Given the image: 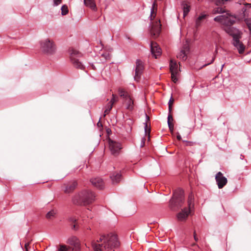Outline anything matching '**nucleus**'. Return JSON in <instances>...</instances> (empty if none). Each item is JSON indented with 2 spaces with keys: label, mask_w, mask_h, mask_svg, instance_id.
<instances>
[{
  "label": "nucleus",
  "mask_w": 251,
  "mask_h": 251,
  "mask_svg": "<svg viewBox=\"0 0 251 251\" xmlns=\"http://www.w3.org/2000/svg\"><path fill=\"white\" fill-rule=\"evenodd\" d=\"M242 0H240L238 2V3L240 4H242Z\"/></svg>",
  "instance_id": "obj_51"
},
{
  "label": "nucleus",
  "mask_w": 251,
  "mask_h": 251,
  "mask_svg": "<svg viewBox=\"0 0 251 251\" xmlns=\"http://www.w3.org/2000/svg\"><path fill=\"white\" fill-rule=\"evenodd\" d=\"M124 102L126 105V109L130 111L134 109V100L129 95L127 97L123 99Z\"/></svg>",
  "instance_id": "obj_15"
},
{
  "label": "nucleus",
  "mask_w": 251,
  "mask_h": 251,
  "mask_svg": "<svg viewBox=\"0 0 251 251\" xmlns=\"http://www.w3.org/2000/svg\"><path fill=\"white\" fill-rule=\"evenodd\" d=\"M161 25L160 20L156 21L154 25H152L151 27V31L154 35L159 34L161 31Z\"/></svg>",
  "instance_id": "obj_18"
},
{
  "label": "nucleus",
  "mask_w": 251,
  "mask_h": 251,
  "mask_svg": "<svg viewBox=\"0 0 251 251\" xmlns=\"http://www.w3.org/2000/svg\"><path fill=\"white\" fill-rule=\"evenodd\" d=\"M224 29L227 33L231 36L233 38L234 37H236L241 35V32L238 29L232 26L224 27Z\"/></svg>",
  "instance_id": "obj_14"
},
{
  "label": "nucleus",
  "mask_w": 251,
  "mask_h": 251,
  "mask_svg": "<svg viewBox=\"0 0 251 251\" xmlns=\"http://www.w3.org/2000/svg\"><path fill=\"white\" fill-rule=\"evenodd\" d=\"M95 194L89 190H84L75 195L72 199L74 204L78 205H86L95 200Z\"/></svg>",
  "instance_id": "obj_2"
},
{
  "label": "nucleus",
  "mask_w": 251,
  "mask_h": 251,
  "mask_svg": "<svg viewBox=\"0 0 251 251\" xmlns=\"http://www.w3.org/2000/svg\"><path fill=\"white\" fill-rule=\"evenodd\" d=\"M194 238L196 242H197L198 241V238L196 235V233L195 231H194Z\"/></svg>",
  "instance_id": "obj_41"
},
{
  "label": "nucleus",
  "mask_w": 251,
  "mask_h": 251,
  "mask_svg": "<svg viewBox=\"0 0 251 251\" xmlns=\"http://www.w3.org/2000/svg\"><path fill=\"white\" fill-rule=\"evenodd\" d=\"M67 243L73 246L72 251H80V244L78 239L76 236H72L70 237Z\"/></svg>",
  "instance_id": "obj_10"
},
{
  "label": "nucleus",
  "mask_w": 251,
  "mask_h": 251,
  "mask_svg": "<svg viewBox=\"0 0 251 251\" xmlns=\"http://www.w3.org/2000/svg\"><path fill=\"white\" fill-rule=\"evenodd\" d=\"M144 131H145V134L146 135H149L150 133V131H151L150 126H148V123H146V122H144Z\"/></svg>",
  "instance_id": "obj_30"
},
{
  "label": "nucleus",
  "mask_w": 251,
  "mask_h": 251,
  "mask_svg": "<svg viewBox=\"0 0 251 251\" xmlns=\"http://www.w3.org/2000/svg\"><path fill=\"white\" fill-rule=\"evenodd\" d=\"M184 142H186L187 143V145H192V142L187 141H183Z\"/></svg>",
  "instance_id": "obj_46"
},
{
  "label": "nucleus",
  "mask_w": 251,
  "mask_h": 251,
  "mask_svg": "<svg viewBox=\"0 0 251 251\" xmlns=\"http://www.w3.org/2000/svg\"><path fill=\"white\" fill-rule=\"evenodd\" d=\"M40 49L46 54H53L56 50V47L53 42L49 39H45L40 42Z\"/></svg>",
  "instance_id": "obj_6"
},
{
  "label": "nucleus",
  "mask_w": 251,
  "mask_h": 251,
  "mask_svg": "<svg viewBox=\"0 0 251 251\" xmlns=\"http://www.w3.org/2000/svg\"><path fill=\"white\" fill-rule=\"evenodd\" d=\"M169 202L170 207L172 210H177L180 208L184 202L183 190L180 188L176 189Z\"/></svg>",
  "instance_id": "obj_3"
},
{
  "label": "nucleus",
  "mask_w": 251,
  "mask_h": 251,
  "mask_svg": "<svg viewBox=\"0 0 251 251\" xmlns=\"http://www.w3.org/2000/svg\"><path fill=\"white\" fill-rule=\"evenodd\" d=\"M145 117H146L145 122H146V123H147V122L150 120V117L146 113H145Z\"/></svg>",
  "instance_id": "obj_42"
},
{
  "label": "nucleus",
  "mask_w": 251,
  "mask_h": 251,
  "mask_svg": "<svg viewBox=\"0 0 251 251\" xmlns=\"http://www.w3.org/2000/svg\"><path fill=\"white\" fill-rule=\"evenodd\" d=\"M245 5H250V4H249V3H246L245 4Z\"/></svg>",
  "instance_id": "obj_55"
},
{
  "label": "nucleus",
  "mask_w": 251,
  "mask_h": 251,
  "mask_svg": "<svg viewBox=\"0 0 251 251\" xmlns=\"http://www.w3.org/2000/svg\"><path fill=\"white\" fill-rule=\"evenodd\" d=\"M170 69L171 73H178V66L176 61L171 60L170 63Z\"/></svg>",
  "instance_id": "obj_23"
},
{
  "label": "nucleus",
  "mask_w": 251,
  "mask_h": 251,
  "mask_svg": "<svg viewBox=\"0 0 251 251\" xmlns=\"http://www.w3.org/2000/svg\"><path fill=\"white\" fill-rule=\"evenodd\" d=\"M241 37V35L236 37H234L233 38V45L237 49L239 53L242 54L244 52L245 47L240 41Z\"/></svg>",
  "instance_id": "obj_13"
},
{
  "label": "nucleus",
  "mask_w": 251,
  "mask_h": 251,
  "mask_svg": "<svg viewBox=\"0 0 251 251\" xmlns=\"http://www.w3.org/2000/svg\"><path fill=\"white\" fill-rule=\"evenodd\" d=\"M193 198L192 195H190L188 200V205L189 207H185L182 209L181 211L177 214V218L179 221L185 220L190 213V206L192 204Z\"/></svg>",
  "instance_id": "obj_7"
},
{
  "label": "nucleus",
  "mask_w": 251,
  "mask_h": 251,
  "mask_svg": "<svg viewBox=\"0 0 251 251\" xmlns=\"http://www.w3.org/2000/svg\"><path fill=\"white\" fill-rule=\"evenodd\" d=\"M61 14L63 16L66 15L68 13V6L66 5H63L61 8Z\"/></svg>",
  "instance_id": "obj_29"
},
{
  "label": "nucleus",
  "mask_w": 251,
  "mask_h": 251,
  "mask_svg": "<svg viewBox=\"0 0 251 251\" xmlns=\"http://www.w3.org/2000/svg\"><path fill=\"white\" fill-rule=\"evenodd\" d=\"M112 96L113 98L110 100L109 102H108V103L106 104V105L105 107L104 116L108 114L111 111V109L112 108L113 105L115 102L114 95H113Z\"/></svg>",
  "instance_id": "obj_21"
},
{
  "label": "nucleus",
  "mask_w": 251,
  "mask_h": 251,
  "mask_svg": "<svg viewBox=\"0 0 251 251\" xmlns=\"http://www.w3.org/2000/svg\"><path fill=\"white\" fill-rule=\"evenodd\" d=\"M69 221L70 223H72L73 224L72 225V228L74 230H77L78 228V226L77 224H75L76 222V219L74 217H70L69 218Z\"/></svg>",
  "instance_id": "obj_25"
},
{
  "label": "nucleus",
  "mask_w": 251,
  "mask_h": 251,
  "mask_svg": "<svg viewBox=\"0 0 251 251\" xmlns=\"http://www.w3.org/2000/svg\"><path fill=\"white\" fill-rule=\"evenodd\" d=\"M181 5L183 10V17H186L189 13L190 9V6L188 2L183 0L181 3Z\"/></svg>",
  "instance_id": "obj_19"
},
{
  "label": "nucleus",
  "mask_w": 251,
  "mask_h": 251,
  "mask_svg": "<svg viewBox=\"0 0 251 251\" xmlns=\"http://www.w3.org/2000/svg\"><path fill=\"white\" fill-rule=\"evenodd\" d=\"M227 11H226L225 8L218 6L213 9L212 13L213 14H222V15H223Z\"/></svg>",
  "instance_id": "obj_24"
},
{
  "label": "nucleus",
  "mask_w": 251,
  "mask_h": 251,
  "mask_svg": "<svg viewBox=\"0 0 251 251\" xmlns=\"http://www.w3.org/2000/svg\"><path fill=\"white\" fill-rule=\"evenodd\" d=\"M70 60L73 66L76 69L84 70L85 66L80 61V58L82 57V54L79 51L71 49L70 50Z\"/></svg>",
  "instance_id": "obj_5"
},
{
  "label": "nucleus",
  "mask_w": 251,
  "mask_h": 251,
  "mask_svg": "<svg viewBox=\"0 0 251 251\" xmlns=\"http://www.w3.org/2000/svg\"><path fill=\"white\" fill-rule=\"evenodd\" d=\"M118 93L120 96L123 98V99L129 95V94L127 92L125 91L123 89L121 88L118 90Z\"/></svg>",
  "instance_id": "obj_27"
},
{
  "label": "nucleus",
  "mask_w": 251,
  "mask_h": 251,
  "mask_svg": "<svg viewBox=\"0 0 251 251\" xmlns=\"http://www.w3.org/2000/svg\"><path fill=\"white\" fill-rule=\"evenodd\" d=\"M206 17V15L205 14H201L200 15L198 18V20L199 21L205 19Z\"/></svg>",
  "instance_id": "obj_38"
},
{
  "label": "nucleus",
  "mask_w": 251,
  "mask_h": 251,
  "mask_svg": "<svg viewBox=\"0 0 251 251\" xmlns=\"http://www.w3.org/2000/svg\"><path fill=\"white\" fill-rule=\"evenodd\" d=\"M236 17L231 14L228 11L225 14L216 16L214 21L223 25L224 27L232 26L235 23Z\"/></svg>",
  "instance_id": "obj_4"
},
{
  "label": "nucleus",
  "mask_w": 251,
  "mask_h": 251,
  "mask_svg": "<svg viewBox=\"0 0 251 251\" xmlns=\"http://www.w3.org/2000/svg\"><path fill=\"white\" fill-rule=\"evenodd\" d=\"M245 22L247 25L248 28L251 32V18H247L245 20Z\"/></svg>",
  "instance_id": "obj_32"
},
{
  "label": "nucleus",
  "mask_w": 251,
  "mask_h": 251,
  "mask_svg": "<svg viewBox=\"0 0 251 251\" xmlns=\"http://www.w3.org/2000/svg\"><path fill=\"white\" fill-rule=\"evenodd\" d=\"M177 73H171L172 80L174 83H176V82L177 81L178 79L176 77Z\"/></svg>",
  "instance_id": "obj_34"
},
{
  "label": "nucleus",
  "mask_w": 251,
  "mask_h": 251,
  "mask_svg": "<svg viewBox=\"0 0 251 251\" xmlns=\"http://www.w3.org/2000/svg\"><path fill=\"white\" fill-rule=\"evenodd\" d=\"M134 80L138 81L141 78V75L143 72L144 67L143 62L140 59H137L135 63Z\"/></svg>",
  "instance_id": "obj_8"
},
{
  "label": "nucleus",
  "mask_w": 251,
  "mask_h": 251,
  "mask_svg": "<svg viewBox=\"0 0 251 251\" xmlns=\"http://www.w3.org/2000/svg\"><path fill=\"white\" fill-rule=\"evenodd\" d=\"M150 47L151 54L155 58H157V57L161 54V49L158 44L154 42L151 43Z\"/></svg>",
  "instance_id": "obj_12"
},
{
  "label": "nucleus",
  "mask_w": 251,
  "mask_h": 251,
  "mask_svg": "<svg viewBox=\"0 0 251 251\" xmlns=\"http://www.w3.org/2000/svg\"><path fill=\"white\" fill-rule=\"evenodd\" d=\"M246 11V8L244 7L242 8V11L245 12Z\"/></svg>",
  "instance_id": "obj_47"
},
{
  "label": "nucleus",
  "mask_w": 251,
  "mask_h": 251,
  "mask_svg": "<svg viewBox=\"0 0 251 251\" xmlns=\"http://www.w3.org/2000/svg\"><path fill=\"white\" fill-rule=\"evenodd\" d=\"M244 157V155H243L242 154L240 155V159H243Z\"/></svg>",
  "instance_id": "obj_50"
},
{
  "label": "nucleus",
  "mask_w": 251,
  "mask_h": 251,
  "mask_svg": "<svg viewBox=\"0 0 251 251\" xmlns=\"http://www.w3.org/2000/svg\"><path fill=\"white\" fill-rule=\"evenodd\" d=\"M168 125L169 128H171V126H173V125L171 124V122L167 121Z\"/></svg>",
  "instance_id": "obj_45"
},
{
  "label": "nucleus",
  "mask_w": 251,
  "mask_h": 251,
  "mask_svg": "<svg viewBox=\"0 0 251 251\" xmlns=\"http://www.w3.org/2000/svg\"><path fill=\"white\" fill-rule=\"evenodd\" d=\"M176 138L178 140H180L181 139V136L179 133H177Z\"/></svg>",
  "instance_id": "obj_43"
},
{
  "label": "nucleus",
  "mask_w": 251,
  "mask_h": 251,
  "mask_svg": "<svg viewBox=\"0 0 251 251\" xmlns=\"http://www.w3.org/2000/svg\"><path fill=\"white\" fill-rule=\"evenodd\" d=\"M92 185L99 189H103L104 185L102 179L100 177L92 178L90 180Z\"/></svg>",
  "instance_id": "obj_16"
},
{
  "label": "nucleus",
  "mask_w": 251,
  "mask_h": 251,
  "mask_svg": "<svg viewBox=\"0 0 251 251\" xmlns=\"http://www.w3.org/2000/svg\"><path fill=\"white\" fill-rule=\"evenodd\" d=\"M224 65H225L224 64H223V65H222V69H223V67H224ZM222 70V69H221V70Z\"/></svg>",
  "instance_id": "obj_54"
},
{
  "label": "nucleus",
  "mask_w": 251,
  "mask_h": 251,
  "mask_svg": "<svg viewBox=\"0 0 251 251\" xmlns=\"http://www.w3.org/2000/svg\"><path fill=\"white\" fill-rule=\"evenodd\" d=\"M177 57L183 61L186 60L187 59V54L184 50H181L180 52L177 55Z\"/></svg>",
  "instance_id": "obj_26"
},
{
  "label": "nucleus",
  "mask_w": 251,
  "mask_h": 251,
  "mask_svg": "<svg viewBox=\"0 0 251 251\" xmlns=\"http://www.w3.org/2000/svg\"><path fill=\"white\" fill-rule=\"evenodd\" d=\"M98 126H102V124L101 123H100V122H99L98 123V124H97Z\"/></svg>",
  "instance_id": "obj_49"
},
{
  "label": "nucleus",
  "mask_w": 251,
  "mask_h": 251,
  "mask_svg": "<svg viewBox=\"0 0 251 251\" xmlns=\"http://www.w3.org/2000/svg\"><path fill=\"white\" fill-rule=\"evenodd\" d=\"M84 4L94 11L97 10L96 3L94 0H84Z\"/></svg>",
  "instance_id": "obj_22"
},
{
  "label": "nucleus",
  "mask_w": 251,
  "mask_h": 251,
  "mask_svg": "<svg viewBox=\"0 0 251 251\" xmlns=\"http://www.w3.org/2000/svg\"><path fill=\"white\" fill-rule=\"evenodd\" d=\"M192 247H194L195 248L194 249V250H196V248H198L199 247L197 245H196L195 243H194L192 245Z\"/></svg>",
  "instance_id": "obj_44"
},
{
  "label": "nucleus",
  "mask_w": 251,
  "mask_h": 251,
  "mask_svg": "<svg viewBox=\"0 0 251 251\" xmlns=\"http://www.w3.org/2000/svg\"><path fill=\"white\" fill-rule=\"evenodd\" d=\"M172 121H173V117L171 115V114L170 113H169L168 116L167 121L171 122Z\"/></svg>",
  "instance_id": "obj_39"
},
{
  "label": "nucleus",
  "mask_w": 251,
  "mask_h": 251,
  "mask_svg": "<svg viewBox=\"0 0 251 251\" xmlns=\"http://www.w3.org/2000/svg\"><path fill=\"white\" fill-rule=\"evenodd\" d=\"M119 245L117 235L112 233L103 234L97 242L92 243L94 251H114Z\"/></svg>",
  "instance_id": "obj_1"
},
{
  "label": "nucleus",
  "mask_w": 251,
  "mask_h": 251,
  "mask_svg": "<svg viewBox=\"0 0 251 251\" xmlns=\"http://www.w3.org/2000/svg\"><path fill=\"white\" fill-rule=\"evenodd\" d=\"M110 178L113 184L119 183L122 178L121 172H114L110 176Z\"/></svg>",
  "instance_id": "obj_17"
},
{
  "label": "nucleus",
  "mask_w": 251,
  "mask_h": 251,
  "mask_svg": "<svg viewBox=\"0 0 251 251\" xmlns=\"http://www.w3.org/2000/svg\"><path fill=\"white\" fill-rule=\"evenodd\" d=\"M55 214L56 213L54 210H51L47 213V214H46V217L48 219H50L52 217H53Z\"/></svg>",
  "instance_id": "obj_33"
},
{
  "label": "nucleus",
  "mask_w": 251,
  "mask_h": 251,
  "mask_svg": "<svg viewBox=\"0 0 251 251\" xmlns=\"http://www.w3.org/2000/svg\"><path fill=\"white\" fill-rule=\"evenodd\" d=\"M215 179L219 189L223 188L227 183V178L223 176V174L219 172L215 176Z\"/></svg>",
  "instance_id": "obj_11"
},
{
  "label": "nucleus",
  "mask_w": 251,
  "mask_h": 251,
  "mask_svg": "<svg viewBox=\"0 0 251 251\" xmlns=\"http://www.w3.org/2000/svg\"><path fill=\"white\" fill-rule=\"evenodd\" d=\"M214 60H215V58L214 57H212V58L211 59V61L210 62L207 63L206 64H205L204 65H203L202 67H205V66H207V65H208L209 64H212L214 62Z\"/></svg>",
  "instance_id": "obj_40"
},
{
  "label": "nucleus",
  "mask_w": 251,
  "mask_h": 251,
  "mask_svg": "<svg viewBox=\"0 0 251 251\" xmlns=\"http://www.w3.org/2000/svg\"><path fill=\"white\" fill-rule=\"evenodd\" d=\"M173 102H174V99H173L172 97H171L169 102H168L169 113H171V112L172 105Z\"/></svg>",
  "instance_id": "obj_35"
},
{
  "label": "nucleus",
  "mask_w": 251,
  "mask_h": 251,
  "mask_svg": "<svg viewBox=\"0 0 251 251\" xmlns=\"http://www.w3.org/2000/svg\"><path fill=\"white\" fill-rule=\"evenodd\" d=\"M108 143L111 153L115 156L117 155L122 149L121 144L110 139H109Z\"/></svg>",
  "instance_id": "obj_9"
},
{
  "label": "nucleus",
  "mask_w": 251,
  "mask_h": 251,
  "mask_svg": "<svg viewBox=\"0 0 251 251\" xmlns=\"http://www.w3.org/2000/svg\"><path fill=\"white\" fill-rule=\"evenodd\" d=\"M58 251H68V249L65 245H60Z\"/></svg>",
  "instance_id": "obj_36"
},
{
  "label": "nucleus",
  "mask_w": 251,
  "mask_h": 251,
  "mask_svg": "<svg viewBox=\"0 0 251 251\" xmlns=\"http://www.w3.org/2000/svg\"><path fill=\"white\" fill-rule=\"evenodd\" d=\"M109 131H111V130H110V129H107V132L108 133L109 132Z\"/></svg>",
  "instance_id": "obj_52"
},
{
  "label": "nucleus",
  "mask_w": 251,
  "mask_h": 251,
  "mask_svg": "<svg viewBox=\"0 0 251 251\" xmlns=\"http://www.w3.org/2000/svg\"><path fill=\"white\" fill-rule=\"evenodd\" d=\"M62 0H53V6H56L60 4Z\"/></svg>",
  "instance_id": "obj_37"
},
{
  "label": "nucleus",
  "mask_w": 251,
  "mask_h": 251,
  "mask_svg": "<svg viewBox=\"0 0 251 251\" xmlns=\"http://www.w3.org/2000/svg\"><path fill=\"white\" fill-rule=\"evenodd\" d=\"M101 56L103 57L105 60H110L111 57V54L107 51L102 53Z\"/></svg>",
  "instance_id": "obj_31"
},
{
  "label": "nucleus",
  "mask_w": 251,
  "mask_h": 251,
  "mask_svg": "<svg viewBox=\"0 0 251 251\" xmlns=\"http://www.w3.org/2000/svg\"><path fill=\"white\" fill-rule=\"evenodd\" d=\"M156 7H157V4H156V1H154L152 4V6H151V10L150 18H151V21L153 20V18H152L153 14L154 13V9L156 8Z\"/></svg>",
  "instance_id": "obj_28"
},
{
  "label": "nucleus",
  "mask_w": 251,
  "mask_h": 251,
  "mask_svg": "<svg viewBox=\"0 0 251 251\" xmlns=\"http://www.w3.org/2000/svg\"><path fill=\"white\" fill-rule=\"evenodd\" d=\"M109 131H111V130H110V129H107V132L108 133L109 132Z\"/></svg>",
  "instance_id": "obj_53"
},
{
  "label": "nucleus",
  "mask_w": 251,
  "mask_h": 251,
  "mask_svg": "<svg viewBox=\"0 0 251 251\" xmlns=\"http://www.w3.org/2000/svg\"><path fill=\"white\" fill-rule=\"evenodd\" d=\"M77 183L76 181H74L67 185L64 190L66 193L69 194L72 192L76 187Z\"/></svg>",
  "instance_id": "obj_20"
},
{
  "label": "nucleus",
  "mask_w": 251,
  "mask_h": 251,
  "mask_svg": "<svg viewBox=\"0 0 251 251\" xmlns=\"http://www.w3.org/2000/svg\"><path fill=\"white\" fill-rule=\"evenodd\" d=\"M169 129L172 131L174 129V126H171V128H169Z\"/></svg>",
  "instance_id": "obj_48"
}]
</instances>
